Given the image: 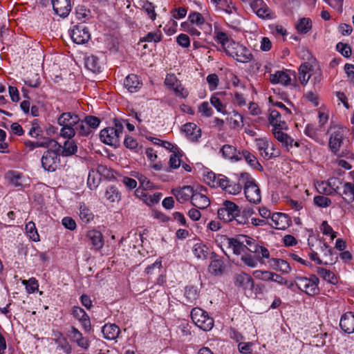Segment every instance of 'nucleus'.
Segmentation results:
<instances>
[{"label":"nucleus","mask_w":354,"mask_h":354,"mask_svg":"<svg viewBox=\"0 0 354 354\" xmlns=\"http://www.w3.org/2000/svg\"><path fill=\"white\" fill-rule=\"evenodd\" d=\"M6 178L9 183L16 187L21 188L24 180V176L22 174L17 171H9L6 174Z\"/></svg>","instance_id":"30"},{"label":"nucleus","mask_w":354,"mask_h":354,"mask_svg":"<svg viewBox=\"0 0 354 354\" xmlns=\"http://www.w3.org/2000/svg\"><path fill=\"white\" fill-rule=\"evenodd\" d=\"M77 151V146L73 140H66L62 146L60 153L63 156H69L75 154Z\"/></svg>","instance_id":"38"},{"label":"nucleus","mask_w":354,"mask_h":354,"mask_svg":"<svg viewBox=\"0 0 354 354\" xmlns=\"http://www.w3.org/2000/svg\"><path fill=\"white\" fill-rule=\"evenodd\" d=\"M85 65L88 69L93 73H97L102 71V65L99 59L95 55H91L86 57Z\"/></svg>","instance_id":"31"},{"label":"nucleus","mask_w":354,"mask_h":354,"mask_svg":"<svg viewBox=\"0 0 354 354\" xmlns=\"http://www.w3.org/2000/svg\"><path fill=\"white\" fill-rule=\"evenodd\" d=\"M210 259L211 263L209 266V272L214 275L222 274L225 269L223 258L220 257L215 252H212Z\"/></svg>","instance_id":"16"},{"label":"nucleus","mask_w":354,"mask_h":354,"mask_svg":"<svg viewBox=\"0 0 354 354\" xmlns=\"http://www.w3.org/2000/svg\"><path fill=\"white\" fill-rule=\"evenodd\" d=\"M79 210L80 218L84 223H88L93 219V214L84 203H80Z\"/></svg>","instance_id":"37"},{"label":"nucleus","mask_w":354,"mask_h":354,"mask_svg":"<svg viewBox=\"0 0 354 354\" xmlns=\"http://www.w3.org/2000/svg\"><path fill=\"white\" fill-rule=\"evenodd\" d=\"M165 85L174 91L177 96L185 98L189 92L182 86L180 81L174 74H167L165 80Z\"/></svg>","instance_id":"9"},{"label":"nucleus","mask_w":354,"mask_h":354,"mask_svg":"<svg viewBox=\"0 0 354 354\" xmlns=\"http://www.w3.org/2000/svg\"><path fill=\"white\" fill-rule=\"evenodd\" d=\"M338 194L342 196L343 200L348 204L354 202V184L345 183L342 185L341 192Z\"/></svg>","instance_id":"23"},{"label":"nucleus","mask_w":354,"mask_h":354,"mask_svg":"<svg viewBox=\"0 0 354 354\" xmlns=\"http://www.w3.org/2000/svg\"><path fill=\"white\" fill-rule=\"evenodd\" d=\"M194 193V190L191 186H184L180 189H172V194L180 203H183L189 199L192 200Z\"/></svg>","instance_id":"19"},{"label":"nucleus","mask_w":354,"mask_h":354,"mask_svg":"<svg viewBox=\"0 0 354 354\" xmlns=\"http://www.w3.org/2000/svg\"><path fill=\"white\" fill-rule=\"evenodd\" d=\"M330 190L333 192V194H338V192H341L342 187L340 185L342 184L341 180L338 178L333 177L330 178L327 182H326Z\"/></svg>","instance_id":"50"},{"label":"nucleus","mask_w":354,"mask_h":354,"mask_svg":"<svg viewBox=\"0 0 354 354\" xmlns=\"http://www.w3.org/2000/svg\"><path fill=\"white\" fill-rule=\"evenodd\" d=\"M234 283L236 286L241 287L245 290H252L254 287L253 279L250 275L245 272H241L235 275Z\"/></svg>","instance_id":"15"},{"label":"nucleus","mask_w":354,"mask_h":354,"mask_svg":"<svg viewBox=\"0 0 354 354\" xmlns=\"http://www.w3.org/2000/svg\"><path fill=\"white\" fill-rule=\"evenodd\" d=\"M48 148L41 157V166L46 171H55L60 163L62 145L54 140Z\"/></svg>","instance_id":"3"},{"label":"nucleus","mask_w":354,"mask_h":354,"mask_svg":"<svg viewBox=\"0 0 354 354\" xmlns=\"http://www.w3.org/2000/svg\"><path fill=\"white\" fill-rule=\"evenodd\" d=\"M84 120L91 130L97 129L99 127L101 122L100 118L93 115L86 116Z\"/></svg>","instance_id":"61"},{"label":"nucleus","mask_w":354,"mask_h":354,"mask_svg":"<svg viewBox=\"0 0 354 354\" xmlns=\"http://www.w3.org/2000/svg\"><path fill=\"white\" fill-rule=\"evenodd\" d=\"M223 156L228 159L239 161L241 160V152H237L236 149L232 145H225L221 149Z\"/></svg>","instance_id":"28"},{"label":"nucleus","mask_w":354,"mask_h":354,"mask_svg":"<svg viewBox=\"0 0 354 354\" xmlns=\"http://www.w3.org/2000/svg\"><path fill=\"white\" fill-rule=\"evenodd\" d=\"M185 297L188 303H193L198 298V290L194 286H187L185 291Z\"/></svg>","instance_id":"49"},{"label":"nucleus","mask_w":354,"mask_h":354,"mask_svg":"<svg viewBox=\"0 0 354 354\" xmlns=\"http://www.w3.org/2000/svg\"><path fill=\"white\" fill-rule=\"evenodd\" d=\"M271 221L274 225L271 224L274 228L282 230L285 229L288 224V218L285 214L281 212H276L272 214Z\"/></svg>","instance_id":"29"},{"label":"nucleus","mask_w":354,"mask_h":354,"mask_svg":"<svg viewBox=\"0 0 354 354\" xmlns=\"http://www.w3.org/2000/svg\"><path fill=\"white\" fill-rule=\"evenodd\" d=\"M193 253L198 259H207L209 254V248L204 244L196 243L193 247Z\"/></svg>","instance_id":"41"},{"label":"nucleus","mask_w":354,"mask_h":354,"mask_svg":"<svg viewBox=\"0 0 354 354\" xmlns=\"http://www.w3.org/2000/svg\"><path fill=\"white\" fill-rule=\"evenodd\" d=\"M100 176H99L94 170L90 171L87 179V185L88 187L91 190L96 189L100 183Z\"/></svg>","instance_id":"47"},{"label":"nucleus","mask_w":354,"mask_h":354,"mask_svg":"<svg viewBox=\"0 0 354 354\" xmlns=\"http://www.w3.org/2000/svg\"><path fill=\"white\" fill-rule=\"evenodd\" d=\"M137 196H142L146 198V201L149 205H153L155 203H158L159 201L160 200L162 194L160 193H155L153 195H147L145 192H143V190L140 189H137L135 192Z\"/></svg>","instance_id":"43"},{"label":"nucleus","mask_w":354,"mask_h":354,"mask_svg":"<svg viewBox=\"0 0 354 354\" xmlns=\"http://www.w3.org/2000/svg\"><path fill=\"white\" fill-rule=\"evenodd\" d=\"M191 203L198 209H205L210 205L209 199L205 194L195 191L192 196Z\"/></svg>","instance_id":"25"},{"label":"nucleus","mask_w":354,"mask_h":354,"mask_svg":"<svg viewBox=\"0 0 354 354\" xmlns=\"http://www.w3.org/2000/svg\"><path fill=\"white\" fill-rule=\"evenodd\" d=\"M215 41L218 43H220L225 52L226 46L231 42L234 41L232 39H230L227 33L223 31H215Z\"/></svg>","instance_id":"45"},{"label":"nucleus","mask_w":354,"mask_h":354,"mask_svg":"<svg viewBox=\"0 0 354 354\" xmlns=\"http://www.w3.org/2000/svg\"><path fill=\"white\" fill-rule=\"evenodd\" d=\"M315 204L320 207H327L330 205L331 200L324 196H316L314 197Z\"/></svg>","instance_id":"56"},{"label":"nucleus","mask_w":354,"mask_h":354,"mask_svg":"<svg viewBox=\"0 0 354 354\" xmlns=\"http://www.w3.org/2000/svg\"><path fill=\"white\" fill-rule=\"evenodd\" d=\"M75 15L78 20L86 22L91 17V12L84 5H79L75 8Z\"/></svg>","instance_id":"36"},{"label":"nucleus","mask_w":354,"mask_h":354,"mask_svg":"<svg viewBox=\"0 0 354 354\" xmlns=\"http://www.w3.org/2000/svg\"><path fill=\"white\" fill-rule=\"evenodd\" d=\"M71 339L73 342H76L78 346L84 350H87L90 346L88 338L83 337L82 333L75 326H71Z\"/></svg>","instance_id":"20"},{"label":"nucleus","mask_w":354,"mask_h":354,"mask_svg":"<svg viewBox=\"0 0 354 354\" xmlns=\"http://www.w3.org/2000/svg\"><path fill=\"white\" fill-rule=\"evenodd\" d=\"M257 15L262 19H271V11L268 8L266 4L264 6L261 7L260 9H258L255 12Z\"/></svg>","instance_id":"64"},{"label":"nucleus","mask_w":354,"mask_h":354,"mask_svg":"<svg viewBox=\"0 0 354 354\" xmlns=\"http://www.w3.org/2000/svg\"><path fill=\"white\" fill-rule=\"evenodd\" d=\"M142 83L138 76L135 74H130L124 80V87L131 93L138 91L142 87Z\"/></svg>","instance_id":"21"},{"label":"nucleus","mask_w":354,"mask_h":354,"mask_svg":"<svg viewBox=\"0 0 354 354\" xmlns=\"http://www.w3.org/2000/svg\"><path fill=\"white\" fill-rule=\"evenodd\" d=\"M244 193L246 198L250 203L258 204L261 202V191L256 183H250L244 187Z\"/></svg>","instance_id":"13"},{"label":"nucleus","mask_w":354,"mask_h":354,"mask_svg":"<svg viewBox=\"0 0 354 354\" xmlns=\"http://www.w3.org/2000/svg\"><path fill=\"white\" fill-rule=\"evenodd\" d=\"M247 250L250 252L254 253L258 257L261 263H263V258L268 259L270 257L268 250L263 246L259 245L256 243V241L248 247Z\"/></svg>","instance_id":"27"},{"label":"nucleus","mask_w":354,"mask_h":354,"mask_svg":"<svg viewBox=\"0 0 354 354\" xmlns=\"http://www.w3.org/2000/svg\"><path fill=\"white\" fill-rule=\"evenodd\" d=\"M53 10L61 17H66L71 10V0H52Z\"/></svg>","instance_id":"14"},{"label":"nucleus","mask_w":354,"mask_h":354,"mask_svg":"<svg viewBox=\"0 0 354 354\" xmlns=\"http://www.w3.org/2000/svg\"><path fill=\"white\" fill-rule=\"evenodd\" d=\"M242 190V185L240 182L236 183L230 180V183L227 186L226 192L230 194L236 195Z\"/></svg>","instance_id":"55"},{"label":"nucleus","mask_w":354,"mask_h":354,"mask_svg":"<svg viewBox=\"0 0 354 354\" xmlns=\"http://www.w3.org/2000/svg\"><path fill=\"white\" fill-rule=\"evenodd\" d=\"M241 259L245 265L250 268L257 267V262L259 261L258 257L255 259L250 254L243 255Z\"/></svg>","instance_id":"59"},{"label":"nucleus","mask_w":354,"mask_h":354,"mask_svg":"<svg viewBox=\"0 0 354 354\" xmlns=\"http://www.w3.org/2000/svg\"><path fill=\"white\" fill-rule=\"evenodd\" d=\"M193 322L205 331L209 330L214 326V320L207 313L200 308H194L191 311Z\"/></svg>","instance_id":"7"},{"label":"nucleus","mask_w":354,"mask_h":354,"mask_svg":"<svg viewBox=\"0 0 354 354\" xmlns=\"http://www.w3.org/2000/svg\"><path fill=\"white\" fill-rule=\"evenodd\" d=\"M269 123L273 127L272 133L274 138L281 142L282 145L289 151L293 146L299 147V143L295 142L293 138L287 133L282 131V129H286L287 125L284 121L281 120V114L277 110H272L268 118Z\"/></svg>","instance_id":"1"},{"label":"nucleus","mask_w":354,"mask_h":354,"mask_svg":"<svg viewBox=\"0 0 354 354\" xmlns=\"http://www.w3.org/2000/svg\"><path fill=\"white\" fill-rule=\"evenodd\" d=\"M55 342L59 347H60L64 353L69 354L71 353L72 348L65 337L59 339H54Z\"/></svg>","instance_id":"54"},{"label":"nucleus","mask_w":354,"mask_h":354,"mask_svg":"<svg viewBox=\"0 0 354 354\" xmlns=\"http://www.w3.org/2000/svg\"><path fill=\"white\" fill-rule=\"evenodd\" d=\"M225 53L236 61L243 64L249 63L254 59L251 50L244 45L236 41H231L226 46Z\"/></svg>","instance_id":"5"},{"label":"nucleus","mask_w":354,"mask_h":354,"mask_svg":"<svg viewBox=\"0 0 354 354\" xmlns=\"http://www.w3.org/2000/svg\"><path fill=\"white\" fill-rule=\"evenodd\" d=\"M188 18L192 24H196L197 26H201L205 23L203 15L197 12L190 13Z\"/></svg>","instance_id":"58"},{"label":"nucleus","mask_w":354,"mask_h":354,"mask_svg":"<svg viewBox=\"0 0 354 354\" xmlns=\"http://www.w3.org/2000/svg\"><path fill=\"white\" fill-rule=\"evenodd\" d=\"M142 9L148 15L149 18L154 21L156 18L154 6L148 1H143Z\"/></svg>","instance_id":"52"},{"label":"nucleus","mask_w":354,"mask_h":354,"mask_svg":"<svg viewBox=\"0 0 354 354\" xmlns=\"http://www.w3.org/2000/svg\"><path fill=\"white\" fill-rule=\"evenodd\" d=\"M102 333L105 339L115 340L118 337L120 330L115 324H106L102 328Z\"/></svg>","instance_id":"22"},{"label":"nucleus","mask_w":354,"mask_h":354,"mask_svg":"<svg viewBox=\"0 0 354 354\" xmlns=\"http://www.w3.org/2000/svg\"><path fill=\"white\" fill-rule=\"evenodd\" d=\"M207 82L209 84V90L214 91L217 88L218 85V77L215 73L210 74L207 77Z\"/></svg>","instance_id":"62"},{"label":"nucleus","mask_w":354,"mask_h":354,"mask_svg":"<svg viewBox=\"0 0 354 354\" xmlns=\"http://www.w3.org/2000/svg\"><path fill=\"white\" fill-rule=\"evenodd\" d=\"M87 237L91 241V243L95 250L101 249L104 245L102 234L97 230H90L87 233Z\"/></svg>","instance_id":"26"},{"label":"nucleus","mask_w":354,"mask_h":354,"mask_svg":"<svg viewBox=\"0 0 354 354\" xmlns=\"http://www.w3.org/2000/svg\"><path fill=\"white\" fill-rule=\"evenodd\" d=\"M124 120L115 118L113 127H109L100 131V140L105 145L117 147L120 145V138L124 130Z\"/></svg>","instance_id":"2"},{"label":"nucleus","mask_w":354,"mask_h":354,"mask_svg":"<svg viewBox=\"0 0 354 354\" xmlns=\"http://www.w3.org/2000/svg\"><path fill=\"white\" fill-rule=\"evenodd\" d=\"M223 238L225 242V244L232 250L234 254L239 255L245 252L246 245L239 237L228 238L225 236Z\"/></svg>","instance_id":"18"},{"label":"nucleus","mask_w":354,"mask_h":354,"mask_svg":"<svg viewBox=\"0 0 354 354\" xmlns=\"http://www.w3.org/2000/svg\"><path fill=\"white\" fill-rule=\"evenodd\" d=\"M186 136L192 141H196L201 136V129L193 122H188L183 126Z\"/></svg>","instance_id":"24"},{"label":"nucleus","mask_w":354,"mask_h":354,"mask_svg":"<svg viewBox=\"0 0 354 354\" xmlns=\"http://www.w3.org/2000/svg\"><path fill=\"white\" fill-rule=\"evenodd\" d=\"M219 93H215L210 98V102L212 105L218 111L222 113H225V106L223 104L220 98L218 97Z\"/></svg>","instance_id":"53"},{"label":"nucleus","mask_w":354,"mask_h":354,"mask_svg":"<svg viewBox=\"0 0 354 354\" xmlns=\"http://www.w3.org/2000/svg\"><path fill=\"white\" fill-rule=\"evenodd\" d=\"M257 149H258L259 153L263 158H265L266 159H270L273 156H277V155H274L273 153H269L268 151V142L263 140H259L257 143Z\"/></svg>","instance_id":"44"},{"label":"nucleus","mask_w":354,"mask_h":354,"mask_svg":"<svg viewBox=\"0 0 354 354\" xmlns=\"http://www.w3.org/2000/svg\"><path fill=\"white\" fill-rule=\"evenodd\" d=\"M336 48L345 57H349L351 55V48L348 44L339 42Z\"/></svg>","instance_id":"60"},{"label":"nucleus","mask_w":354,"mask_h":354,"mask_svg":"<svg viewBox=\"0 0 354 354\" xmlns=\"http://www.w3.org/2000/svg\"><path fill=\"white\" fill-rule=\"evenodd\" d=\"M241 159L243 158L252 167L259 171L263 170V167L260 165L257 158L248 151H243L241 153Z\"/></svg>","instance_id":"34"},{"label":"nucleus","mask_w":354,"mask_h":354,"mask_svg":"<svg viewBox=\"0 0 354 354\" xmlns=\"http://www.w3.org/2000/svg\"><path fill=\"white\" fill-rule=\"evenodd\" d=\"M345 138L344 131L338 129L334 131L330 136L328 146L332 153L336 156H339L340 148L344 144Z\"/></svg>","instance_id":"11"},{"label":"nucleus","mask_w":354,"mask_h":354,"mask_svg":"<svg viewBox=\"0 0 354 354\" xmlns=\"http://www.w3.org/2000/svg\"><path fill=\"white\" fill-rule=\"evenodd\" d=\"M328 131L322 128L317 125L315 126L313 124H308L304 129V133L309 138L313 139L315 141L319 144H324L323 134H326Z\"/></svg>","instance_id":"12"},{"label":"nucleus","mask_w":354,"mask_h":354,"mask_svg":"<svg viewBox=\"0 0 354 354\" xmlns=\"http://www.w3.org/2000/svg\"><path fill=\"white\" fill-rule=\"evenodd\" d=\"M162 32L160 30H156V32H148L145 37H141L140 39V42H151L155 43L159 42L162 39Z\"/></svg>","instance_id":"46"},{"label":"nucleus","mask_w":354,"mask_h":354,"mask_svg":"<svg viewBox=\"0 0 354 354\" xmlns=\"http://www.w3.org/2000/svg\"><path fill=\"white\" fill-rule=\"evenodd\" d=\"M296 29L300 34H306L312 28V21L310 18L303 17L297 23Z\"/></svg>","instance_id":"39"},{"label":"nucleus","mask_w":354,"mask_h":354,"mask_svg":"<svg viewBox=\"0 0 354 354\" xmlns=\"http://www.w3.org/2000/svg\"><path fill=\"white\" fill-rule=\"evenodd\" d=\"M70 36L73 42L77 44H84L91 38L88 28L83 24L75 26L71 30Z\"/></svg>","instance_id":"10"},{"label":"nucleus","mask_w":354,"mask_h":354,"mask_svg":"<svg viewBox=\"0 0 354 354\" xmlns=\"http://www.w3.org/2000/svg\"><path fill=\"white\" fill-rule=\"evenodd\" d=\"M26 230L27 234L32 241H37L39 240V236L33 222L30 221L26 225Z\"/></svg>","instance_id":"51"},{"label":"nucleus","mask_w":354,"mask_h":354,"mask_svg":"<svg viewBox=\"0 0 354 354\" xmlns=\"http://www.w3.org/2000/svg\"><path fill=\"white\" fill-rule=\"evenodd\" d=\"M54 140L51 139L50 138H42L41 140L33 142V141H26L25 145L26 147H28L30 150H33L34 149L37 147H44L48 148L49 145H50L51 142H53Z\"/></svg>","instance_id":"35"},{"label":"nucleus","mask_w":354,"mask_h":354,"mask_svg":"<svg viewBox=\"0 0 354 354\" xmlns=\"http://www.w3.org/2000/svg\"><path fill=\"white\" fill-rule=\"evenodd\" d=\"M72 315L79 322H80L81 320H82L83 319H84L88 316L86 314V313L84 310V309H82V308H80L79 306H74L73 308Z\"/></svg>","instance_id":"63"},{"label":"nucleus","mask_w":354,"mask_h":354,"mask_svg":"<svg viewBox=\"0 0 354 354\" xmlns=\"http://www.w3.org/2000/svg\"><path fill=\"white\" fill-rule=\"evenodd\" d=\"M239 213H241L239 207L230 201H225L217 212L218 218L225 223L233 221Z\"/></svg>","instance_id":"8"},{"label":"nucleus","mask_w":354,"mask_h":354,"mask_svg":"<svg viewBox=\"0 0 354 354\" xmlns=\"http://www.w3.org/2000/svg\"><path fill=\"white\" fill-rule=\"evenodd\" d=\"M319 280L315 274H311L310 277L301 276L295 277V286L301 291L310 296L319 293Z\"/></svg>","instance_id":"6"},{"label":"nucleus","mask_w":354,"mask_h":354,"mask_svg":"<svg viewBox=\"0 0 354 354\" xmlns=\"http://www.w3.org/2000/svg\"><path fill=\"white\" fill-rule=\"evenodd\" d=\"M75 129L76 133L80 136H88L92 133V130L84 120H82L80 119Z\"/></svg>","instance_id":"48"},{"label":"nucleus","mask_w":354,"mask_h":354,"mask_svg":"<svg viewBox=\"0 0 354 354\" xmlns=\"http://www.w3.org/2000/svg\"><path fill=\"white\" fill-rule=\"evenodd\" d=\"M105 198L111 203L119 201L120 200V193L115 186H109L105 192Z\"/></svg>","instance_id":"42"},{"label":"nucleus","mask_w":354,"mask_h":354,"mask_svg":"<svg viewBox=\"0 0 354 354\" xmlns=\"http://www.w3.org/2000/svg\"><path fill=\"white\" fill-rule=\"evenodd\" d=\"M339 326L346 333H354V313L346 312L343 314L340 319Z\"/></svg>","instance_id":"17"},{"label":"nucleus","mask_w":354,"mask_h":354,"mask_svg":"<svg viewBox=\"0 0 354 354\" xmlns=\"http://www.w3.org/2000/svg\"><path fill=\"white\" fill-rule=\"evenodd\" d=\"M316 272L324 281L331 284H336L338 281L335 274L329 270L317 267Z\"/></svg>","instance_id":"32"},{"label":"nucleus","mask_w":354,"mask_h":354,"mask_svg":"<svg viewBox=\"0 0 354 354\" xmlns=\"http://www.w3.org/2000/svg\"><path fill=\"white\" fill-rule=\"evenodd\" d=\"M270 262L271 266L274 269L278 270L283 273L288 274L291 271L290 264L283 259L273 258L271 259Z\"/></svg>","instance_id":"33"},{"label":"nucleus","mask_w":354,"mask_h":354,"mask_svg":"<svg viewBox=\"0 0 354 354\" xmlns=\"http://www.w3.org/2000/svg\"><path fill=\"white\" fill-rule=\"evenodd\" d=\"M80 119L79 116L75 113L71 112L63 113L58 118V124L62 127L60 130V135L68 139L74 137L76 134L75 128Z\"/></svg>","instance_id":"4"},{"label":"nucleus","mask_w":354,"mask_h":354,"mask_svg":"<svg viewBox=\"0 0 354 354\" xmlns=\"http://www.w3.org/2000/svg\"><path fill=\"white\" fill-rule=\"evenodd\" d=\"M311 66L308 63L302 64L299 69V79L302 84H306L309 81L311 75L308 74Z\"/></svg>","instance_id":"40"},{"label":"nucleus","mask_w":354,"mask_h":354,"mask_svg":"<svg viewBox=\"0 0 354 354\" xmlns=\"http://www.w3.org/2000/svg\"><path fill=\"white\" fill-rule=\"evenodd\" d=\"M22 283L26 286L28 292L30 293L35 292L39 287L38 281L34 277L28 280H24Z\"/></svg>","instance_id":"57"}]
</instances>
